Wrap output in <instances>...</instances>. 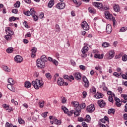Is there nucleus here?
Instances as JSON below:
<instances>
[{"label": "nucleus", "mask_w": 127, "mask_h": 127, "mask_svg": "<svg viewBox=\"0 0 127 127\" xmlns=\"http://www.w3.org/2000/svg\"><path fill=\"white\" fill-rule=\"evenodd\" d=\"M48 61V59L46 58V56L43 55L41 59L37 60V66L39 68H44L45 67V63Z\"/></svg>", "instance_id": "f257e3e1"}, {"label": "nucleus", "mask_w": 127, "mask_h": 127, "mask_svg": "<svg viewBox=\"0 0 127 127\" xmlns=\"http://www.w3.org/2000/svg\"><path fill=\"white\" fill-rule=\"evenodd\" d=\"M43 81L42 80L36 79L35 81H33L32 82V85L36 89V90H38L39 88H41L43 86Z\"/></svg>", "instance_id": "f03ea898"}, {"label": "nucleus", "mask_w": 127, "mask_h": 127, "mask_svg": "<svg viewBox=\"0 0 127 127\" xmlns=\"http://www.w3.org/2000/svg\"><path fill=\"white\" fill-rule=\"evenodd\" d=\"M105 15L107 19H112L113 22V25L114 26H115V24H116V22H117V21H116V18H115V17H113V15L110 13L109 11H105Z\"/></svg>", "instance_id": "7ed1b4c3"}, {"label": "nucleus", "mask_w": 127, "mask_h": 127, "mask_svg": "<svg viewBox=\"0 0 127 127\" xmlns=\"http://www.w3.org/2000/svg\"><path fill=\"white\" fill-rule=\"evenodd\" d=\"M88 50H89V48L87 46H85L83 47L81 50V52L82 53L81 55L82 57H83V58H86V57H87V54L86 53L88 52Z\"/></svg>", "instance_id": "20e7f679"}, {"label": "nucleus", "mask_w": 127, "mask_h": 127, "mask_svg": "<svg viewBox=\"0 0 127 127\" xmlns=\"http://www.w3.org/2000/svg\"><path fill=\"white\" fill-rule=\"evenodd\" d=\"M81 27L84 30H89L90 29V27L86 21H84L81 23Z\"/></svg>", "instance_id": "39448f33"}, {"label": "nucleus", "mask_w": 127, "mask_h": 127, "mask_svg": "<svg viewBox=\"0 0 127 127\" xmlns=\"http://www.w3.org/2000/svg\"><path fill=\"white\" fill-rule=\"evenodd\" d=\"M86 110L89 113H93L94 111H95V105H94V104H91L87 106Z\"/></svg>", "instance_id": "423d86ee"}, {"label": "nucleus", "mask_w": 127, "mask_h": 127, "mask_svg": "<svg viewBox=\"0 0 127 127\" xmlns=\"http://www.w3.org/2000/svg\"><path fill=\"white\" fill-rule=\"evenodd\" d=\"M65 5L66 4L64 2H59L56 5V7L58 8V9H63L65 8Z\"/></svg>", "instance_id": "0eeeda50"}, {"label": "nucleus", "mask_w": 127, "mask_h": 127, "mask_svg": "<svg viewBox=\"0 0 127 127\" xmlns=\"http://www.w3.org/2000/svg\"><path fill=\"white\" fill-rule=\"evenodd\" d=\"M14 60L16 63H21L23 60V59L21 56L17 55L15 57Z\"/></svg>", "instance_id": "6e6552de"}, {"label": "nucleus", "mask_w": 127, "mask_h": 127, "mask_svg": "<svg viewBox=\"0 0 127 127\" xmlns=\"http://www.w3.org/2000/svg\"><path fill=\"white\" fill-rule=\"evenodd\" d=\"M82 80L84 83H85L84 86L86 88H88L89 86H90V83H89V81L86 76H83L82 77Z\"/></svg>", "instance_id": "1a4fd4ad"}, {"label": "nucleus", "mask_w": 127, "mask_h": 127, "mask_svg": "<svg viewBox=\"0 0 127 127\" xmlns=\"http://www.w3.org/2000/svg\"><path fill=\"white\" fill-rule=\"evenodd\" d=\"M71 104L72 105V107L74 108L75 110H78L80 106H79V103L76 101H74L71 102Z\"/></svg>", "instance_id": "9d476101"}, {"label": "nucleus", "mask_w": 127, "mask_h": 127, "mask_svg": "<svg viewBox=\"0 0 127 127\" xmlns=\"http://www.w3.org/2000/svg\"><path fill=\"white\" fill-rule=\"evenodd\" d=\"M74 78L76 80H78V81H80L81 79H82V75H81V73L79 72H76L74 73Z\"/></svg>", "instance_id": "9b49d317"}, {"label": "nucleus", "mask_w": 127, "mask_h": 127, "mask_svg": "<svg viewBox=\"0 0 127 127\" xmlns=\"http://www.w3.org/2000/svg\"><path fill=\"white\" fill-rule=\"evenodd\" d=\"M98 103L100 108H104L106 106V102L103 100H98Z\"/></svg>", "instance_id": "f8f14e48"}, {"label": "nucleus", "mask_w": 127, "mask_h": 127, "mask_svg": "<svg viewBox=\"0 0 127 127\" xmlns=\"http://www.w3.org/2000/svg\"><path fill=\"white\" fill-rule=\"evenodd\" d=\"M5 32L7 34H10L11 35H13V32L11 30L10 27H7L5 28Z\"/></svg>", "instance_id": "ddd939ff"}, {"label": "nucleus", "mask_w": 127, "mask_h": 127, "mask_svg": "<svg viewBox=\"0 0 127 127\" xmlns=\"http://www.w3.org/2000/svg\"><path fill=\"white\" fill-rule=\"evenodd\" d=\"M114 10L116 12H119L121 10V8L120 7V5L117 4H114L113 5Z\"/></svg>", "instance_id": "4468645a"}, {"label": "nucleus", "mask_w": 127, "mask_h": 127, "mask_svg": "<svg viewBox=\"0 0 127 127\" xmlns=\"http://www.w3.org/2000/svg\"><path fill=\"white\" fill-rule=\"evenodd\" d=\"M94 6L96 7H98V8H102L103 7V4L98 2H94L93 3Z\"/></svg>", "instance_id": "2eb2a0df"}, {"label": "nucleus", "mask_w": 127, "mask_h": 127, "mask_svg": "<svg viewBox=\"0 0 127 127\" xmlns=\"http://www.w3.org/2000/svg\"><path fill=\"white\" fill-rule=\"evenodd\" d=\"M106 32L108 34L112 33V26L110 24H108L106 26Z\"/></svg>", "instance_id": "dca6fc26"}, {"label": "nucleus", "mask_w": 127, "mask_h": 127, "mask_svg": "<svg viewBox=\"0 0 127 127\" xmlns=\"http://www.w3.org/2000/svg\"><path fill=\"white\" fill-rule=\"evenodd\" d=\"M13 84L7 85V88L12 92H15V88L13 86Z\"/></svg>", "instance_id": "f3484780"}, {"label": "nucleus", "mask_w": 127, "mask_h": 127, "mask_svg": "<svg viewBox=\"0 0 127 127\" xmlns=\"http://www.w3.org/2000/svg\"><path fill=\"white\" fill-rule=\"evenodd\" d=\"M58 84L59 86H63L64 84V79L62 78H59L58 80Z\"/></svg>", "instance_id": "a211bd4d"}, {"label": "nucleus", "mask_w": 127, "mask_h": 127, "mask_svg": "<svg viewBox=\"0 0 127 127\" xmlns=\"http://www.w3.org/2000/svg\"><path fill=\"white\" fill-rule=\"evenodd\" d=\"M4 38L5 39H6V40H7L8 41H9V40H11V39H12V35L7 34V35L5 36Z\"/></svg>", "instance_id": "6ab92c4d"}, {"label": "nucleus", "mask_w": 127, "mask_h": 127, "mask_svg": "<svg viewBox=\"0 0 127 127\" xmlns=\"http://www.w3.org/2000/svg\"><path fill=\"white\" fill-rule=\"evenodd\" d=\"M75 112H74V117H79L80 113H81V109H75Z\"/></svg>", "instance_id": "aec40b11"}, {"label": "nucleus", "mask_w": 127, "mask_h": 127, "mask_svg": "<svg viewBox=\"0 0 127 127\" xmlns=\"http://www.w3.org/2000/svg\"><path fill=\"white\" fill-rule=\"evenodd\" d=\"M54 5V0H51L48 4V7H49L50 8H51V7H52V6H53Z\"/></svg>", "instance_id": "412c9836"}, {"label": "nucleus", "mask_w": 127, "mask_h": 127, "mask_svg": "<svg viewBox=\"0 0 127 127\" xmlns=\"http://www.w3.org/2000/svg\"><path fill=\"white\" fill-rule=\"evenodd\" d=\"M103 97H104V94L101 93H97L95 95V97L96 98V99H102Z\"/></svg>", "instance_id": "4be33fe9"}, {"label": "nucleus", "mask_w": 127, "mask_h": 127, "mask_svg": "<svg viewBox=\"0 0 127 127\" xmlns=\"http://www.w3.org/2000/svg\"><path fill=\"white\" fill-rule=\"evenodd\" d=\"M115 52H114L113 51H111L109 53V58H108V59H112V58H114V56L115 55Z\"/></svg>", "instance_id": "5701e85b"}, {"label": "nucleus", "mask_w": 127, "mask_h": 127, "mask_svg": "<svg viewBox=\"0 0 127 127\" xmlns=\"http://www.w3.org/2000/svg\"><path fill=\"white\" fill-rule=\"evenodd\" d=\"M8 83H9V84L14 85V80L12 79V78H9L8 79Z\"/></svg>", "instance_id": "b1692460"}, {"label": "nucleus", "mask_w": 127, "mask_h": 127, "mask_svg": "<svg viewBox=\"0 0 127 127\" xmlns=\"http://www.w3.org/2000/svg\"><path fill=\"white\" fill-rule=\"evenodd\" d=\"M53 120H54V124H56V125H61V122L59 120H58L57 119H56V118H54Z\"/></svg>", "instance_id": "393cba45"}, {"label": "nucleus", "mask_w": 127, "mask_h": 127, "mask_svg": "<svg viewBox=\"0 0 127 127\" xmlns=\"http://www.w3.org/2000/svg\"><path fill=\"white\" fill-rule=\"evenodd\" d=\"M62 110H63L64 114H68V113L69 112V110L65 106H62Z\"/></svg>", "instance_id": "a878e982"}, {"label": "nucleus", "mask_w": 127, "mask_h": 127, "mask_svg": "<svg viewBox=\"0 0 127 127\" xmlns=\"http://www.w3.org/2000/svg\"><path fill=\"white\" fill-rule=\"evenodd\" d=\"M88 10H89V12H90V13H93V14L96 13V10L93 8L89 7L88 8Z\"/></svg>", "instance_id": "bb28decb"}, {"label": "nucleus", "mask_w": 127, "mask_h": 127, "mask_svg": "<svg viewBox=\"0 0 127 127\" xmlns=\"http://www.w3.org/2000/svg\"><path fill=\"white\" fill-rule=\"evenodd\" d=\"M25 87L28 88H30V87H31V83H30L29 81H26L25 83Z\"/></svg>", "instance_id": "cd10ccee"}, {"label": "nucleus", "mask_w": 127, "mask_h": 127, "mask_svg": "<svg viewBox=\"0 0 127 127\" xmlns=\"http://www.w3.org/2000/svg\"><path fill=\"white\" fill-rule=\"evenodd\" d=\"M30 11H31V14L32 16L36 15V12L35 11H34V8H31L30 9Z\"/></svg>", "instance_id": "c85d7f7f"}, {"label": "nucleus", "mask_w": 127, "mask_h": 127, "mask_svg": "<svg viewBox=\"0 0 127 127\" xmlns=\"http://www.w3.org/2000/svg\"><path fill=\"white\" fill-rule=\"evenodd\" d=\"M95 69L96 70H98L99 71V73L100 74H102V67H101V66L97 65L96 67H95Z\"/></svg>", "instance_id": "c756f323"}, {"label": "nucleus", "mask_w": 127, "mask_h": 127, "mask_svg": "<svg viewBox=\"0 0 127 127\" xmlns=\"http://www.w3.org/2000/svg\"><path fill=\"white\" fill-rule=\"evenodd\" d=\"M122 71L120 72V73H119L117 72H115L113 73L114 76H115V77H117V78H120L121 77V74H122Z\"/></svg>", "instance_id": "7c9ffc66"}, {"label": "nucleus", "mask_w": 127, "mask_h": 127, "mask_svg": "<svg viewBox=\"0 0 127 127\" xmlns=\"http://www.w3.org/2000/svg\"><path fill=\"white\" fill-rule=\"evenodd\" d=\"M14 7H19L20 6V2L17 1L15 4H14Z\"/></svg>", "instance_id": "2f4dec72"}, {"label": "nucleus", "mask_w": 127, "mask_h": 127, "mask_svg": "<svg viewBox=\"0 0 127 127\" xmlns=\"http://www.w3.org/2000/svg\"><path fill=\"white\" fill-rule=\"evenodd\" d=\"M3 70L5 72H10V69L8 68V67L6 66L3 67Z\"/></svg>", "instance_id": "473e14b6"}, {"label": "nucleus", "mask_w": 127, "mask_h": 127, "mask_svg": "<svg viewBox=\"0 0 127 127\" xmlns=\"http://www.w3.org/2000/svg\"><path fill=\"white\" fill-rule=\"evenodd\" d=\"M127 27H122L120 30V32H125V31H127Z\"/></svg>", "instance_id": "72a5a7b5"}, {"label": "nucleus", "mask_w": 127, "mask_h": 127, "mask_svg": "<svg viewBox=\"0 0 127 127\" xmlns=\"http://www.w3.org/2000/svg\"><path fill=\"white\" fill-rule=\"evenodd\" d=\"M108 113L110 114H113V115L115 114V109H111L108 110Z\"/></svg>", "instance_id": "f704fd0d"}, {"label": "nucleus", "mask_w": 127, "mask_h": 127, "mask_svg": "<svg viewBox=\"0 0 127 127\" xmlns=\"http://www.w3.org/2000/svg\"><path fill=\"white\" fill-rule=\"evenodd\" d=\"M102 46L103 47H104V48L109 47V46H110V44L107 42H104L102 44Z\"/></svg>", "instance_id": "c9c22d12"}, {"label": "nucleus", "mask_w": 127, "mask_h": 127, "mask_svg": "<svg viewBox=\"0 0 127 127\" xmlns=\"http://www.w3.org/2000/svg\"><path fill=\"white\" fill-rule=\"evenodd\" d=\"M12 51H13V48H8L6 50V52H7V53H11Z\"/></svg>", "instance_id": "e433bc0d"}, {"label": "nucleus", "mask_w": 127, "mask_h": 127, "mask_svg": "<svg viewBox=\"0 0 127 127\" xmlns=\"http://www.w3.org/2000/svg\"><path fill=\"white\" fill-rule=\"evenodd\" d=\"M24 14L25 15H27V16H30V15H31V11L30 12L29 10H28L26 12H24Z\"/></svg>", "instance_id": "4c0bfd02"}, {"label": "nucleus", "mask_w": 127, "mask_h": 127, "mask_svg": "<svg viewBox=\"0 0 127 127\" xmlns=\"http://www.w3.org/2000/svg\"><path fill=\"white\" fill-rule=\"evenodd\" d=\"M2 107L4 108V109H5L6 111H8L9 109V106L7 105L6 104H3Z\"/></svg>", "instance_id": "58836bf2"}, {"label": "nucleus", "mask_w": 127, "mask_h": 127, "mask_svg": "<svg viewBox=\"0 0 127 127\" xmlns=\"http://www.w3.org/2000/svg\"><path fill=\"white\" fill-rule=\"evenodd\" d=\"M91 93H92V94H95L96 92H97V90L96 89V88L93 87L90 89Z\"/></svg>", "instance_id": "ea45409f"}, {"label": "nucleus", "mask_w": 127, "mask_h": 127, "mask_svg": "<svg viewBox=\"0 0 127 127\" xmlns=\"http://www.w3.org/2000/svg\"><path fill=\"white\" fill-rule=\"evenodd\" d=\"M18 122L19 124H24V121H23V120H22V118L19 117L18 118Z\"/></svg>", "instance_id": "a19ab883"}, {"label": "nucleus", "mask_w": 127, "mask_h": 127, "mask_svg": "<svg viewBox=\"0 0 127 127\" xmlns=\"http://www.w3.org/2000/svg\"><path fill=\"white\" fill-rule=\"evenodd\" d=\"M9 20L10 22H11V21H15V20H16V18L14 16H12L11 17H10L9 18Z\"/></svg>", "instance_id": "79ce46f5"}, {"label": "nucleus", "mask_w": 127, "mask_h": 127, "mask_svg": "<svg viewBox=\"0 0 127 127\" xmlns=\"http://www.w3.org/2000/svg\"><path fill=\"white\" fill-rule=\"evenodd\" d=\"M67 102V99L64 97H62V103L63 104H65Z\"/></svg>", "instance_id": "37998d69"}, {"label": "nucleus", "mask_w": 127, "mask_h": 127, "mask_svg": "<svg viewBox=\"0 0 127 127\" xmlns=\"http://www.w3.org/2000/svg\"><path fill=\"white\" fill-rule=\"evenodd\" d=\"M46 77L47 78V79H49V80H50V79L52 78L50 73H47L46 74Z\"/></svg>", "instance_id": "c03bdc74"}, {"label": "nucleus", "mask_w": 127, "mask_h": 127, "mask_svg": "<svg viewBox=\"0 0 127 127\" xmlns=\"http://www.w3.org/2000/svg\"><path fill=\"white\" fill-rule=\"evenodd\" d=\"M56 29H57V32H60V30H61V29H60V27L59 26V25L58 24L56 25Z\"/></svg>", "instance_id": "a18cd8bd"}, {"label": "nucleus", "mask_w": 127, "mask_h": 127, "mask_svg": "<svg viewBox=\"0 0 127 127\" xmlns=\"http://www.w3.org/2000/svg\"><path fill=\"white\" fill-rule=\"evenodd\" d=\"M32 17L34 21H37L38 20V16H37V15H35L34 16H32Z\"/></svg>", "instance_id": "49530a36"}, {"label": "nucleus", "mask_w": 127, "mask_h": 127, "mask_svg": "<svg viewBox=\"0 0 127 127\" xmlns=\"http://www.w3.org/2000/svg\"><path fill=\"white\" fill-rule=\"evenodd\" d=\"M123 61L126 62L127 61V55H124V56L122 57Z\"/></svg>", "instance_id": "de8ad7c7"}, {"label": "nucleus", "mask_w": 127, "mask_h": 127, "mask_svg": "<svg viewBox=\"0 0 127 127\" xmlns=\"http://www.w3.org/2000/svg\"><path fill=\"white\" fill-rule=\"evenodd\" d=\"M39 105H40V108H43L44 106V101H40Z\"/></svg>", "instance_id": "09e8293b"}, {"label": "nucleus", "mask_w": 127, "mask_h": 127, "mask_svg": "<svg viewBox=\"0 0 127 127\" xmlns=\"http://www.w3.org/2000/svg\"><path fill=\"white\" fill-rule=\"evenodd\" d=\"M86 119L87 123H89V122L91 121V117H90L89 115H87L86 117Z\"/></svg>", "instance_id": "8fccbe9b"}, {"label": "nucleus", "mask_w": 127, "mask_h": 127, "mask_svg": "<svg viewBox=\"0 0 127 127\" xmlns=\"http://www.w3.org/2000/svg\"><path fill=\"white\" fill-rule=\"evenodd\" d=\"M32 53H36V51H37V49L35 47H33L31 50Z\"/></svg>", "instance_id": "3c124183"}, {"label": "nucleus", "mask_w": 127, "mask_h": 127, "mask_svg": "<svg viewBox=\"0 0 127 127\" xmlns=\"http://www.w3.org/2000/svg\"><path fill=\"white\" fill-rule=\"evenodd\" d=\"M101 8H102V9H104V10H107L109 9V6L105 5L104 6H102V7Z\"/></svg>", "instance_id": "603ef678"}, {"label": "nucleus", "mask_w": 127, "mask_h": 127, "mask_svg": "<svg viewBox=\"0 0 127 127\" xmlns=\"http://www.w3.org/2000/svg\"><path fill=\"white\" fill-rule=\"evenodd\" d=\"M47 114H48V112H44L42 114V117H43V118H46L47 117Z\"/></svg>", "instance_id": "864d4df0"}, {"label": "nucleus", "mask_w": 127, "mask_h": 127, "mask_svg": "<svg viewBox=\"0 0 127 127\" xmlns=\"http://www.w3.org/2000/svg\"><path fill=\"white\" fill-rule=\"evenodd\" d=\"M86 107V104L83 103H82L81 105H80V109H84V108Z\"/></svg>", "instance_id": "5fc2aeb1"}, {"label": "nucleus", "mask_w": 127, "mask_h": 127, "mask_svg": "<svg viewBox=\"0 0 127 127\" xmlns=\"http://www.w3.org/2000/svg\"><path fill=\"white\" fill-rule=\"evenodd\" d=\"M25 37L26 38H27V37H31V34H30V32H28L27 34L25 35Z\"/></svg>", "instance_id": "6e6d98bb"}, {"label": "nucleus", "mask_w": 127, "mask_h": 127, "mask_svg": "<svg viewBox=\"0 0 127 127\" xmlns=\"http://www.w3.org/2000/svg\"><path fill=\"white\" fill-rule=\"evenodd\" d=\"M12 12L13 13L16 14V13H17L18 12V10L17 9H13L12 10Z\"/></svg>", "instance_id": "4d7b16f0"}, {"label": "nucleus", "mask_w": 127, "mask_h": 127, "mask_svg": "<svg viewBox=\"0 0 127 127\" xmlns=\"http://www.w3.org/2000/svg\"><path fill=\"white\" fill-rule=\"evenodd\" d=\"M67 114V116L71 117L73 115V110H71L68 112Z\"/></svg>", "instance_id": "13d9d810"}, {"label": "nucleus", "mask_w": 127, "mask_h": 127, "mask_svg": "<svg viewBox=\"0 0 127 127\" xmlns=\"http://www.w3.org/2000/svg\"><path fill=\"white\" fill-rule=\"evenodd\" d=\"M24 25L26 28H29V26H28V25L27 24V22L24 21Z\"/></svg>", "instance_id": "bf43d9fd"}, {"label": "nucleus", "mask_w": 127, "mask_h": 127, "mask_svg": "<svg viewBox=\"0 0 127 127\" xmlns=\"http://www.w3.org/2000/svg\"><path fill=\"white\" fill-rule=\"evenodd\" d=\"M53 63L56 65V66H57L58 65V62L56 61V60H53Z\"/></svg>", "instance_id": "052dcab7"}, {"label": "nucleus", "mask_w": 127, "mask_h": 127, "mask_svg": "<svg viewBox=\"0 0 127 127\" xmlns=\"http://www.w3.org/2000/svg\"><path fill=\"white\" fill-rule=\"evenodd\" d=\"M103 89L104 91H108V88L105 86V83H103Z\"/></svg>", "instance_id": "680f3d73"}, {"label": "nucleus", "mask_w": 127, "mask_h": 127, "mask_svg": "<svg viewBox=\"0 0 127 127\" xmlns=\"http://www.w3.org/2000/svg\"><path fill=\"white\" fill-rule=\"evenodd\" d=\"M6 127H12V125L10 124L9 123H6L5 124Z\"/></svg>", "instance_id": "e2e57ef3"}, {"label": "nucleus", "mask_w": 127, "mask_h": 127, "mask_svg": "<svg viewBox=\"0 0 127 127\" xmlns=\"http://www.w3.org/2000/svg\"><path fill=\"white\" fill-rule=\"evenodd\" d=\"M80 69H81V70H86V67L83 65H81L79 66Z\"/></svg>", "instance_id": "0e129e2a"}, {"label": "nucleus", "mask_w": 127, "mask_h": 127, "mask_svg": "<svg viewBox=\"0 0 127 127\" xmlns=\"http://www.w3.org/2000/svg\"><path fill=\"white\" fill-rule=\"evenodd\" d=\"M122 96L123 97L124 100L127 101V94H122Z\"/></svg>", "instance_id": "69168bd1"}, {"label": "nucleus", "mask_w": 127, "mask_h": 127, "mask_svg": "<svg viewBox=\"0 0 127 127\" xmlns=\"http://www.w3.org/2000/svg\"><path fill=\"white\" fill-rule=\"evenodd\" d=\"M82 126H83V127H88V125H87V124H86V123L85 122L82 123Z\"/></svg>", "instance_id": "338daca9"}, {"label": "nucleus", "mask_w": 127, "mask_h": 127, "mask_svg": "<svg viewBox=\"0 0 127 127\" xmlns=\"http://www.w3.org/2000/svg\"><path fill=\"white\" fill-rule=\"evenodd\" d=\"M122 77L123 79H124L125 80H127V76L126 74H123L122 75Z\"/></svg>", "instance_id": "774afa93"}]
</instances>
